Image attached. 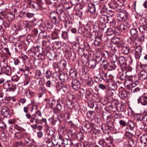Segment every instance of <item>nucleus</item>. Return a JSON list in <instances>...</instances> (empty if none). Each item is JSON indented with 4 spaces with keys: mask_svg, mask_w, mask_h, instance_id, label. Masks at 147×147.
I'll return each mask as SVG.
<instances>
[{
    "mask_svg": "<svg viewBox=\"0 0 147 147\" xmlns=\"http://www.w3.org/2000/svg\"><path fill=\"white\" fill-rule=\"evenodd\" d=\"M22 25L21 26V22H19L18 24V31H24L25 29L27 32H29L33 28L32 23L30 22L26 21L22 22Z\"/></svg>",
    "mask_w": 147,
    "mask_h": 147,
    "instance_id": "nucleus-2",
    "label": "nucleus"
},
{
    "mask_svg": "<svg viewBox=\"0 0 147 147\" xmlns=\"http://www.w3.org/2000/svg\"><path fill=\"white\" fill-rule=\"evenodd\" d=\"M72 79L71 86L72 88L75 90L79 89L81 86L80 82L77 79V78Z\"/></svg>",
    "mask_w": 147,
    "mask_h": 147,
    "instance_id": "nucleus-12",
    "label": "nucleus"
},
{
    "mask_svg": "<svg viewBox=\"0 0 147 147\" xmlns=\"http://www.w3.org/2000/svg\"><path fill=\"white\" fill-rule=\"evenodd\" d=\"M118 57L116 55H113L111 57V60L112 63H115L117 62V61Z\"/></svg>",
    "mask_w": 147,
    "mask_h": 147,
    "instance_id": "nucleus-54",
    "label": "nucleus"
},
{
    "mask_svg": "<svg viewBox=\"0 0 147 147\" xmlns=\"http://www.w3.org/2000/svg\"><path fill=\"white\" fill-rule=\"evenodd\" d=\"M135 126V123L134 121L129 120L127 122L126 128L129 131H133L134 130Z\"/></svg>",
    "mask_w": 147,
    "mask_h": 147,
    "instance_id": "nucleus-18",
    "label": "nucleus"
},
{
    "mask_svg": "<svg viewBox=\"0 0 147 147\" xmlns=\"http://www.w3.org/2000/svg\"><path fill=\"white\" fill-rule=\"evenodd\" d=\"M3 85L5 89L9 91L14 92L16 88V84L9 81L3 83Z\"/></svg>",
    "mask_w": 147,
    "mask_h": 147,
    "instance_id": "nucleus-5",
    "label": "nucleus"
},
{
    "mask_svg": "<svg viewBox=\"0 0 147 147\" xmlns=\"http://www.w3.org/2000/svg\"><path fill=\"white\" fill-rule=\"evenodd\" d=\"M109 89L115 91V90L117 88V86L116 84L113 82L111 83L109 85Z\"/></svg>",
    "mask_w": 147,
    "mask_h": 147,
    "instance_id": "nucleus-52",
    "label": "nucleus"
},
{
    "mask_svg": "<svg viewBox=\"0 0 147 147\" xmlns=\"http://www.w3.org/2000/svg\"><path fill=\"white\" fill-rule=\"evenodd\" d=\"M86 85L89 87H91L93 86L94 84V82L91 79H88L86 83Z\"/></svg>",
    "mask_w": 147,
    "mask_h": 147,
    "instance_id": "nucleus-51",
    "label": "nucleus"
},
{
    "mask_svg": "<svg viewBox=\"0 0 147 147\" xmlns=\"http://www.w3.org/2000/svg\"><path fill=\"white\" fill-rule=\"evenodd\" d=\"M3 73L9 76L12 73L10 67L7 65V64L6 66L3 65Z\"/></svg>",
    "mask_w": 147,
    "mask_h": 147,
    "instance_id": "nucleus-26",
    "label": "nucleus"
},
{
    "mask_svg": "<svg viewBox=\"0 0 147 147\" xmlns=\"http://www.w3.org/2000/svg\"><path fill=\"white\" fill-rule=\"evenodd\" d=\"M3 115L5 117H9V110L8 109H3L2 111Z\"/></svg>",
    "mask_w": 147,
    "mask_h": 147,
    "instance_id": "nucleus-53",
    "label": "nucleus"
},
{
    "mask_svg": "<svg viewBox=\"0 0 147 147\" xmlns=\"http://www.w3.org/2000/svg\"><path fill=\"white\" fill-rule=\"evenodd\" d=\"M24 142L25 145L28 147L33 145L34 143L32 139L28 138L25 139Z\"/></svg>",
    "mask_w": 147,
    "mask_h": 147,
    "instance_id": "nucleus-29",
    "label": "nucleus"
},
{
    "mask_svg": "<svg viewBox=\"0 0 147 147\" xmlns=\"http://www.w3.org/2000/svg\"><path fill=\"white\" fill-rule=\"evenodd\" d=\"M118 105V102L117 100H113L111 102V105L112 106L116 107L117 109H118V108L117 107Z\"/></svg>",
    "mask_w": 147,
    "mask_h": 147,
    "instance_id": "nucleus-64",
    "label": "nucleus"
},
{
    "mask_svg": "<svg viewBox=\"0 0 147 147\" xmlns=\"http://www.w3.org/2000/svg\"><path fill=\"white\" fill-rule=\"evenodd\" d=\"M26 40L29 43L31 42H33L34 40V37L31 34L28 35L27 37Z\"/></svg>",
    "mask_w": 147,
    "mask_h": 147,
    "instance_id": "nucleus-47",
    "label": "nucleus"
},
{
    "mask_svg": "<svg viewBox=\"0 0 147 147\" xmlns=\"http://www.w3.org/2000/svg\"><path fill=\"white\" fill-rule=\"evenodd\" d=\"M113 28L114 34L117 35H119L120 33L121 30L118 26H115Z\"/></svg>",
    "mask_w": 147,
    "mask_h": 147,
    "instance_id": "nucleus-49",
    "label": "nucleus"
},
{
    "mask_svg": "<svg viewBox=\"0 0 147 147\" xmlns=\"http://www.w3.org/2000/svg\"><path fill=\"white\" fill-rule=\"evenodd\" d=\"M46 56L47 59L49 60L52 61L55 60L57 57V55L56 54L54 53H53L51 52L48 53H47Z\"/></svg>",
    "mask_w": 147,
    "mask_h": 147,
    "instance_id": "nucleus-32",
    "label": "nucleus"
},
{
    "mask_svg": "<svg viewBox=\"0 0 147 147\" xmlns=\"http://www.w3.org/2000/svg\"><path fill=\"white\" fill-rule=\"evenodd\" d=\"M136 126L139 129L142 130H145V126L142 121H136Z\"/></svg>",
    "mask_w": 147,
    "mask_h": 147,
    "instance_id": "nucleus-31",
    "label": "nucleus"
},
{
    "mask_svg": "<svg viewBox=\"0 0 147 147\" xmlns=\"http://www.w3.org/2000/svg\"><path fill=\"white\" fill-rule=\"evenodd\" d=\"M45 24L46 28L49 31L52 29L53 26L52 22L50 20H46L45 22Z\"/></svg>",
    "mask_w": 147,
    "mask_h": 147,
    "instance_id": "nucleus-30",
    "label": "nucleus"
},
{
    "mask_svg": "<svg viewBox=\"0 0 147 147\" xmlns=\"http://www.w3.org/2000/svg\"><path fill=\"white\" fill-rule=\"evenodd\" d=\"M54 133V131L52 130L49 129H47L46 135H47L48 137L50 138L52 136H53Z\"/></svg>",
    "mask_w": 147,
    "mask_h": 147,
    "instance_id": "nucleus-45",
    "label": "nucleus"
},
{
    "mask_svg": "<svg viewBox=\"0 0 147 147\" xmlns=\"http://www.w3.org/2000/svg\"><path fill=\"white\" fill-rule=\"evenodd\" d=\"M46 55V53L44 52L40 53L38 55V58L40 60H43L45 58Z\"/></svg>",
    "mask_w": 147,
    "mask_h": 147,
    "instance_id": "nucleus-59",
    "label": "nucleus"
},
{
    "mask_svg": "<svg viewBox=\"0 0 147 147\" xmlns=\"http://www.w3.org/2000/svg\"><path fill=\"white\" fill-rule=\"evenodd\" d=\"M102 35V34L98 35L95 37V39L93 41L92 44L94 45L96 47H98L101 48L103 45Z\"/></svg>",
    "mask_w": 147,
    "mask_h": 147,
    "instance_id": "nucleus-6",
    "label": "nucleus"
},
{
    "mask_svg": "<svg viewBox=\"0 0 147 147\" xmlns=\"http://www.w3.org/2000/svg\"><path fill=\"white\" fill-rule=\"evenodd\" d=\"M57 76L62 82L67 81L69 78L67 74L64 72H60L58 73L57 75Z\"/></svg>",
    "mask_w": 147,
    "mask_h": 147,
    "instance_id": "nucleus-14",
    "label": "nucleus"
},
{
    "mask_svg": "<svg viewBox=\"0 0 147 147\" xmlns=\"http://www.w3.org/2000/svg\"><path fill=\"white\" fill-rule=\"evenodd\" d=\"M84 51L85 49L84 48H82L79 46L78 49L77 50V51L80 55L82 56L84 54Z\"/></svg>",
    "mask_w": 147,
    "mask_h": 147,
    "instance_id": "nucleus-56",
    "label": "nucleus"
},
{
    "mask_svg": "<svg viewBox=\"0 0 147 147\" xmlns=\"http://www.w3.org/2000/svg\"><path fill=\"white\" fill-rule=\"evenodd\" d=\"M58 16L56 14L55 12H54L51 13L50 17L53 22L55 24H59V20L57 18Z\"/></svg>",
    "mask_w": 147,
    "mask_h": 147,
    "instance_id": "nucleus-19",
    "label": "nucleus"
},
{
    "mask_svg": "<svg viewBox=\"0 0 147 147\" xmlns=\"http://www.w3.org/2000/svg\"><path fill=\"white\" fill-rule=\"evenodd\" d=\"M15 136L16 138L19 139L23 137V134L20 132H16L15 134Z\"/></svg>",
    "mask_w": 147,
    "mask_h": 147,
    "instance_id": "nucleus-61",
    "label": "nucleus"
},
{
    "mask_svg": "<svg viewBox=\"0 0 147 147\" xmlns=\"http://www.w3.org/2000/svg\"><path fill=\"white\" fill-rule=\"evenodd\" d=\"M100 6V5L95 4L93 3H89L88 5V11L92 13H95L96 7L98 6Z\"/></svg>",
    "mask_w": 147,
    "mask_h": 147,
    "instance_id": "nucleus-15",
    "label": "nucleus"
},
{
    "mask_svg": "<svg viewBox=\"0 0 147 147\" xmlns=\"http://www.w3.org/2000/svg\"><path fill=\"white\" fill-rule=\"evenodd\" d=\"M139 78L141 80H144L147 78V72L145 70L141 71L140 72Z\"/></svg>",
    "mask_w": 147,
    "mask_h": 147,
    "instance_id": "nucleus-34",
    "label": "nucleus"
},
{
    "mask_svg": "<svg viewBox=\"0 0 147 147\" xmlns=\"http://www.w3.org/2000/svg\"><path fill=\"white\" fill-rule=\"evenodd\" d=\"M58 16L59 19L60 21L63 22V23L64 24L65 28H67L68 25L67 21V17L65 15V13Z\"/></svg>",
    "mask_w": 147,
    "mask_h": 147,
    "instance_id": "nucleus-23",
    "label": "nucleus"
},
{
    "mask_svg": "<svg viewBox=\"0 0 147 147\" xmlns=\"http://www.w3.org/2000/svg\"><path fill=\"white\" fill-rule=\"evenodd\" d=\"M135 115L136 117V121H142L143 119V115L142 113H136Z\"/></svg>",
    "mask_w": 147,
    "mask_h": 147,
    "instance_id": "nucleus-42",
    "label": "nucleus"
},
{
    "mask_svg": "<svg viewBox=\"0 0 147 147\" xmlns=\"http://www.w3.org/2000/svg\"><path fill=\"white\" fill-rule=\"evenodd\" d=\"M99 22L100 24H106L108 22L109 19L107 15L103 14L99 16Z\"/></svg>",
    "mask_w": 147,
    "mask_h": 147,
    "instance_id": "nucleus-17",
    "label": "nucleus"
},
{
    "mask_svg": "<svg viewBox=\"0 0 147 147\" xmlns=\"http://www.w3.org/2000/svg\"><path fill=\"white\" fill-rule=\"evenodd\" d=\"M28 12H26V9H23L20 12V16L22 18H26V13Z\"/></svg>",
    "mask_w": 147,
    "mask_h": 147,
    "instance_id": "nucleus-62",
    "label": "nucleus"
},
{
    "mask_svg": "<svg viewBox=\"0 0 147 147\" xmlns=\"http://www.w3.org/2000/svg\"><path fill=\"white\" fill-rule=\"evenodd\" d=\"M61 117V116L60 115H58L55 119L52 118L49 119V121L51 124L53 125H54L56 124L59 125L61 124L62 121L60 119V117Z\"/></svg>",
    "mask_w": 147,
    "mask_h": 147,
    "instance_id": "nucleus-16",
    "label": "nucleus"
},
{
    "mask_svg": "<svg viewBox=\"0 0 147 147\" xmlns=\"http://www.w3.org/2000/svg\"><path fill=\"white\" fill-rule=\"evenodd\" d=\"M65 108V105L63 103L61 102L57 103L55 107L53 109V112L57 114L60 113L61 112L63 111Z\"/></svg>",
    "mask_w": 147,
    "mask_h": 147,
    "instance_id": "nucleus-7",
    "label": "nucleus"
},
{
    "mask_svg": "<svg viewBox=\"0 0 147 147\" xmlns=\"http://www.w3.org/2000/svg\"><path fill=\"white\" fill-rule=\"evenodd\" d=\"M128 13L125 10L119 11L117 16L118 20L120 22L125 21L127 19Z\"/></svg>",
    "mask_w": 147,
    "mask_h": 147,
    "instance_id": "nucleus-8",
    "label": "nucleus"
},
{
    "mask_svg": "<svg viewBox=\"0 0 147 147\" xmlns=\"http://www.w3.org/2000/svg\"><path fill=\"white\" fill-rule=\"evenodd\" d=\"M138 104L140 103L142 105L145 106L147 105V96H140L138 99Z\"/></svg>",
    "mask_w": 147,
    "mask_h": 147,
    "instance_id": "nucleus-21",
    "label": "nucleus"
},
{
    "mask_svg": "<svg viewBox=\"0 0 147 147\" xmlns=\"http://www.w3.org/2000/svg\"><path fill=\"white\" fill-rule=\"evenodd\" d=\"M140 142L142 143L146 144H147V134H143L140 137Z\"/></svg>",
    "mask_w": 147,
    "mask_h": 147,
    "instance_id": "nucleus-41",
    "label": "nucleus"
},
{
    "mask_svg": "<svg viewBox=\"0 0 147 147\" xmlns=\"http://www.w3.org/2000/svg\"><path fill=\"white\" fill-rule=\"evenodd\" d=\"M44 100L47 102V103L48 104L51 108H52L54 105L56 104L55 100L52 98H46Z\"/></svg>",
    "mask_w": 147,
    "mask_h": 147,
    "instance_id": "nucleus-27",
    "label": "nucleus"
},
{
    "mask_svg": "<svg viewBox=\"0 0 147 147\" xmlns=\"http://www.w3.org/2000/svg\"><path fill=\"white\" fill-rule=\"evenodd\" d=\"M100 26L98 23H95L93 25V29L94 32H96L99 31Z\"/></svg>",
    "mask_w": 147,
    "mask_h": 147,
    "instance_id": "nucleus-50",
    "label": "nucleus"
},
{
    "mask_svg": "<svg viewBox=\"0 0 147 147\" xmlns=\"http://www.w3.org/2000/svg\"><path fill=\"white\" fill-rule=\"evenodd\" d=\"M47 36V32L45 31H42L39 34L38 36L41 38H46Z\"/></svg>",
    "mask_w": 147,
    "mask_h": 147,
    "instance_id": "nucleus-57",
    "label": "nucleus"
},
{
    "mask_svg": "<svg viewBox=\"0 0 147 147\" xmlns=\"http://www.w3.org/2000/svg\"><path fill=\"white\" fill-rule=\"evenodd\" d=\"M38 117H41L42 114L40 111H36L35 113L31 115L29 113H28L26 114V116L27 118L30 119V123H33L35 121L36 123H38V121L40 120Z\"/></svg>",
    "mask_w": 147,
    "mask_h": 147,
    "instance_id": "nucleus-3",
    "label": "nucleus"
},
{
    "mask_svg": "<svg viewBox=\"0 0 147 147\" xmlns=\"http://www.w3.org/2000/svg\"><path fill=\"white\" fill-rule=\"evenodd\" d=\"M56 13L58 16H60L65 13L64 9L60 6H58L56 9Z\"/></svg>",
    "mask_w": 147,
    "mask_h": 147,
    "instance_id": "nucleus-37",
    "label": "nucleus"
},
{
    "mask_svg": "<svg viewBox=\"0 0 147 147\" xmlns=\"http://www.w3.org/2000/svg\"><path fill=\"white\" fill-rule=\"evenodd\" d=\"M69 75L72 79L77 78V73L74 68H71L69 70Z\"/></svg>",
    "mask_w": 147,
    "mask_h": 147,
    "instance_id": "nucleus-33",
    "label": "nucleus"
},
{
    "mask_svg": "<svg viewBox=\"0 0 147 147\" xmlns=\"http://www.w3.org/2000/svg\"><path fill=\"white\" fill-rule=\"evenodd\" d=\"M131 147H135L136 145V141L132 138H129L127 140Z\"/></svg>",
    "mask_w": 147,
    "mask_h": 147,
    "instance_id": "nucleus-44",
    "label": "nucleus"
},
{
    "mask_svg": "<svg viewBox=\"0 0 147 147\" xmlns=\"http://www.w3.org/2000/svg\"><path fill=\"white\" fill-rule=\"evenodd\" d=\"M17 47L15 48V50L18 52H20V50L22 49L23 48V45L22 43H19L17 45Z\"/></svg>",
    "mask_w": 147,
    "mask_h": 147,
    "instance_id": "nucleus-63",
    "label": "nucleus"
},
{
    "mask_svg": "<svg viewBox=\"0 0 147 147\" xmlns=\"http://www.w3.org/2000/svg\"><path fill=\"white\" fill-rule=\"evenodd\" d=\"M113 90L110 89L109 88H107L106 90L105 93L106 95L107 96V99L108 100V101L109 102V99H113L112 97L114 95V92Z\"/></svg>",
    "mask_w": 147,
    "mask_h": 147,
    "instance_id": "nucleus-22",
    "label": "nucleus"
},
{
    "mask_svg": "<svg viewBox=\"0 0 147 147\" xmlns=\"http://www.w3.org/2000/svg\"><path fill=\"white\" fill-rule=\"evenodd\" d=\"M139 23L141 25L139 27H144L146 29H147V18L141 17L139 20Z\"/></svg>",
    "mask_w": 147,
    "mask_h": 147,
    "instance_id": "nucleus-25",
    "label": "nucleus"
},
{
    "mask_svg": "<svg viewBox=\"0 0 147 147\" xmlns=\"http://www.w3.org/2000/svg\"><path fill=\"white\" fill-rule=\"evenodd\" d=\"M128 46L136 45V43L134 41V39L131 37H130L127 40Z\"/></svg>",
    "mask_w": 147,
    "mask_h": 147,
    "instance_id": "nucleus-48",
    "label": "nucleus"
},
{
    "mask_svg": "<svg viewBox=\"0 0 147 147\" xmlns=\"http://www.w3.org/2000/svg\"><path fill=\"white\" fill-rule=\"evenodd\" d=\"M121 51L123 53L126 55H127L129 53V47L127 46H122Z\"/></svg>",
    "mask_w": 147,
    "mask_h": 147,
    "instance_id": "nucleus-43",
    "label": "nucleus"
},
{
    "mask_svg": "<svg viewBox=\"0 0 147 147\" xmlns=\"http://www.w3.org/2000/svg\"><path fill=\"white\" fill-rule=\"evenodd\" d=\"M117 62V65H118L119 67L121 68L123 71L126 69L127 63L125 57L119 56L118 57Z\"/></svg>",
    "mask_w": 147,
    "mask_h": 147,
    "instance_id": "nucleus-4",
    "label": "nucleus"
},
{
    "mask_svg": "<svg viewBox=\"0 0 147 147\" xmlns=\"http://www.w3.org/2000/svg\"><path fill=\"white\" fill-rule=\"evenodd\" d=\"M106 32L107 35H111L114 33L113 29L111 28H109L107 29Z\"/></svg>",
    "mask_w": 147,
    "mask_h": 147,
    "instance_id": "nucleus-58",
    "label": "nucleus"
},
{
    "mask_svg": "<svg viewBox=\"0 0 147 147\" xmlns=\"http://www.w3.org/2000/svg\"><path fill=\"white\" fill-rule=\"evenodd\" d=\"M111 126L109 125L106 124H103L102 125L101 129L103 132L106 134H109L110 131L113 130L114 128L113 123H112Z\"/></svg>",
    "mask_w": 147,
    "mask_h": 147,
    "instance_id": "nucleus-9",
    "label": "nucleus"
},
{
    "mask_svg": "<svg viewBox=\"0 0 147 147\" xmlns=\"http://www.w3.org/2000/svg\"><path fill=\"white\" fill-rule=\"evenodd\" d=\"M119 96L122 98H126L127 97V93L126 90H123L119 92Z\"/></svg>",
    "mask_w": 147,
    "mask_h": 147,
    "instance_id": "nucleus-38",
    "label": "nucleus"
},
{
    "mask_svg": "<svg viewBox=\"0 0 147 147\" xmlns=\"http://www.w3.org/2000/svg\"><path fill=\"white\" fill-rule=\"evenodd\" d=\"M94 124L93 123H90L88 121L85 122L83 123V125L88 130V131H91L93 127Z\"/></svg>",
    "mask_w": 147,
    "mask_h": 147,
    "instance_id": "nucleus-28",
    "label": "nucleus"
},
{
    "mask_svg": "<svg viewBox=\"0 0 147 147\" xmlns=\"http://www.w3.org/2000/svg\"><path fill=\"white\" fill-rule=\"evenodd\" d=\"M37 2L35 1H31L30 3H28V5L27 7H28V6L30 8H32L33 9H34L36 10L39 8V5L41 3V0H36Z\"/></svg>",
    "mask_w": 147,
    "mask_h": 147,
    "instance_id": "nucleus-11",
    "label": "nucleus"
},
{
    "mask_svg": "<svg viewBox=\"0 0 147 147\" xmlns=\"http://www.w3.org/2000/svg\"><path fill=\"white\" fill-rule=\"evenodd\" d=\"M96 64V62L93 59H91L88 62V67L91 69H94L95 68Z\"/></svg>",
    "mask_w": 147,
    "mask_h": 147,
    "instance_id": "nucleus-35",
    "label": "nucleus"
},
{
    "mask_svg": "<svg viewBox=\"0 0 147 147\" xmlns=\"http://www.w3.org/2000/svg\"><path fill=\"white\" fill-rule=\"evenodd\" d=\"M98 144L100 147H104L107 145V143L105 142L104 140H100L98 142Z\"/></svg>",
    "mask_w": 147,
    "mask_h": 147,
    "instance_id": "nucleus-60",
    "label": "nucleus"
},
{
    "mask_svg": "<svg viewBox=\"0 0 147 147\" xmlns=\"http://www.w3.org/2000/svg\"><path fill=\"white\" fill-rule=\"evenodd\" d=\"M111 42L114 44H116L118 47H122V42L120 38L113 37L111 39Z\"/></svg>",
    "mask_w": 147,
    "mask_h": 147,
    "instance_id": "nucleus-20",
    "label": "nucleus"
},
{
    "mask_svg": "<svg viewBox=\"0 0 147 147\" xmlns=\"http://www.w3.org/2000/svg\"><path fill=\"white\" fill-rule=\"evenodd\" d=\"M123 71H122V72L121 73L120 79L122 81H124V82L125 83V81L126 80V77H127V76L125 73H123Z\"/></svg>",
    "mask_w": 147,
    "mask_h": 147,
    "instance_id": "nucleus-55",
    "label": "nucleus"
},
{
    "mask_svg": "<svg viewBox=\"0 0 147 147\" xmlns=\"http://www.w3.org/2000/svg\"><path fill=\"white\" fill-rule=\"evenodd\" d=\"M130 27V25L128 24H121L119 26L120 30L124 32L128 31Z\"/></svg>",
    "mask_w": 147,
    "mask_h": 147,
    "instance_id": "nucleus-24",
    "label": "nucleus"
},
{
    "mask_svg": "<svg viewBox=\"0 0 147 147\" xmlns=\"http://www.w3.org/2000/svg\"><path fill=\"white\" fill-rule=\"evenodd\" d=\"M67 62L65 60H61L57 63H54L53 66L55 68H58L61 69H64L66 67Z\"/></svg>",
    "mask_w": 147,
    "mask_h": 147,
    "instance_id": "nucleus-10",
    "label": "nucleus"
},
{
    "mask_svg": "<svg viewBox=\"0 0 147 147\" xmlns=\"http://www.w3.org/2000/svg\"><path fill=\"white\" fill-rule=\"evenodd\" d=\"M130 32L131 36L134 38L138 36V30L137 28H134L131 29L130 30Z\"/></svg>",
    "mask_w": 147,
    "mask_h": 147,
    "instance_id": "nucleus-36",
    "label": "nucleus"
},
{
    "mask_svg": "<svg viewBox=\"0 0 147 147\" xmlns=\"http://www.w3.org/2000/svg\"><path fill=\"white\" fill-rule=\"evenodd\" d=\"M109 7L115 9L116 11H119L121 9V7L119 5L116 1H113L109 4Z\"/></svg>",
    "mask_w": 147,
    "mask_h": 147,
    "instance_id": "nucleus-13",
    "label": "nucleus"
},
{
    "mask_svg": "<svg viewBox=\"0 0 147 147\" xmlns=\"http://www.w3.org/2000/svg\"><path fill=\"white\" fill-rule=\"evenodd\" d=\"M92 99L95 102H98L100 100L99 94L98 93H95L92 96Z\"/></svg>",
    "mask_w": 147,
    "mask_h": 147,
    "instance_id": "nucleus-46",
    "label": "nucleus"
},
{
    "mask_svg": "<svg viewBox=\"0 0 147 147\" xmlns=\"http://www.w3.org/2000/svg\"><path fill=\"white\" fill-rule=\"evenodd\" d=\"M139 30L142 34L147 39V29L144 28V27L142 26L139 27Z\"/></svg>",
    "mask_w": 147,
    "mask_h": 147,
    "instance_id": "nucleus-40",
    "label": "nucleus"
},
{
    "mask_svg": "<svg viewBox=\"0 0 147 147\" xmlns=\"http://www.w3.org/2000/svg\"><path fill=\"white\" fill-rule=\"evenodd\" d=\"M129 53H134L135 58L136 59H139L142 54V48L140 45L136 46V45L128 46Z\"/></svg>",
    "mask_w": 147,
    "mask_h": 147,
    "instance_id": "nucleus-1",
    "label": "nucleus"
},
{
    "mask_svg": "<svg viewBox=\"0 0 147 147\" xmlns=\"http://www.w3.org/2000/svg\"><path fill=\"white\" fill-rule=\"evenodd\" d=\"M117 67H119L118 65H117V62L114 64H109L108 65L106 68L108 69L109 70H111L115 69Z\"/></svg>",
    "mask_w": 147,
    "mask_h": 147,
    "instance_id": "nucleus-39",
    "label": "nucleus"
}]
</instances>
